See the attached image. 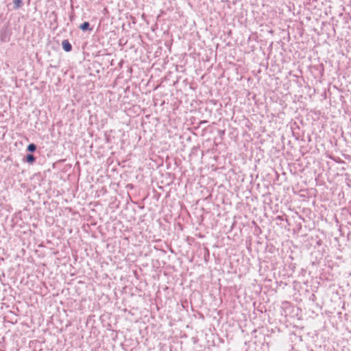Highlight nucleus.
Returning a JSON list of instances; mask_svg holds the SVG:
<instances>
[{
	"label": "nucleus",
	"mask_w": 351,
	"mask_h": 351,
	"mask_svg": "<svg viewBox=\"0 0 351 351\" xmlns=\"http://www.w3.org/2000/svg\"><path fill=\"white\" fill-rule=\"evenodd\" d=\"M62 48L65 51H70L71 50V45L67 40H64L62 43Z\"/></svg>",
	"instance_id": "f257e3e1"
},
{
	"label": "nucleus",
	"mask_w": 351,
	"mask_h": 351,
	"mask_svg": "<svg viewBox=\"0 0 351 351\" xmlns=\"http://www.w3.org/2000/svg\"><path fill=\"white\" fill-rule=\"evenodd\" d=\"M80 29L82 31H86L89 28V23L88 22H84L80 26Z\"/></svg>",
	"instance_id": "f03ea898"
},
{
	"label": "nucleus",
	"mask_w": 351,
	"mask_h": 351,
	"mask_svg": "<svg viewBox=\"0 0 351 351\" xmlns=\"http://www.w3.org/2000/svg\"><path fill=\"white\" fill-rule=\"evenodd\" d=\"M26 160H27V162H29V163H33L35 160V158L33 155L32 154H29L27 156V158H26Z\"/></svg>",
	"instance_id": "7ed1b4c3"
},
{
	"label": "nucleus",
	"mask_w": 351,
	"mask_h": 351,
	"mask_svg": "<svg viewBox=\"0 0 351 351\" xmlns=\"http://www.w3.org/2000/svg\"><path fill=\"white\" fill-rule=\"evenodd\" d=\"M27 150L29 152H34L36 150V146L34 144H29L27 146Z\"/></svg>",
	"instance_id": "20e7f679"
},
{
	"label": "nucleus",
	"mask_w": 351,
	"mask_h": 351,
	"mask_svg": "<svg viewBox=\"0 0 351 351\" xmlns=\"http://www.w3.org/2000/svg\"><path fill=\"white\" fill-rule=\"evenodd\" d=\"M14 3L16 8H19L21 5V0H15Z\"/></svg>",
	"instance_id": "39448f33"
}]
</instances>
